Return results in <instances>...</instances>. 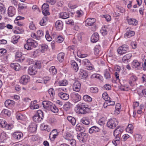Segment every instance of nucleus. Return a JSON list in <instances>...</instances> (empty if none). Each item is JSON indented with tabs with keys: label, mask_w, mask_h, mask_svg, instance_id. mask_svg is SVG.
<instances>
[{
	"label": "nucleus",
	"mask_w": 146,
	"mask_h": 146,
	"mask_svg": "<svg viewBox=\"0 0 146 146\" xmlns=\"http://www.w3.org/2000/svg\"><path fill=\"white\" fill-rule=\"evenodd\" d=\"M15 8L12 7H9L8 9V15L12 17L15 14Z\"/></svg>",
	"instance_id": "nucleus-16"
},
{
	"label": "nucleus",
	"mask_w": 146,
	"mask_h": 146,
	"mask_svg": "<svg viewBox=\"0 0 146 146\" xmlns=\"http://www.w3.org/2000/svg\"><path fill=\"white\" fill-rule=\"evenodd\" d=\"M68 81L66 80H64L59 82V85L60 86H65L67 85Z\"/></svg>",
	"instance_id": "nucleus-48"
},
{
	"label": "nucleus",
	"mask_w": 146,
	"mask_h": 146,
	"mask_svg": "<svg viewBox=\"0 0 146 146\" xmlns=\"http://www.w3.org/2000/svg\"><path fill=\"white\" fill-rule=\"evenodd\" d=\"M67 119L72 125H75L76 123V120L74 118L71 116H68L67 117Z\"/></svg>",
	"instance_id": "nucleus-32"
},
{
	"label": "nucleus",
	"mask_w": 146,
	"mask_h": 146,
	"mask_svg": "<svg viewBox=\"0 0 146 146\" xmlns=\"http://www.w3.org/2000/svg\"><path fill=\"white\" fill-rule=\"evenodd\" d=\"M127 20L128 23L129 25L136 26L137 24V21L135 19L129 18Z\"/></svg>",
	"instance_id": "nucleus-22"
},
{
	"label": "nucleus",
	"mask_w": 146,
	"mask_h": 146,
	"mask_svg": "<svg viewBox=\"0 0 146 146\" xmlns=\"http://www.w3.org/2000/svg\"><path fill=\"white\" fill-rule=\"evenodd\" d=\"M128 46L125 44H124L119 46L117 50V53L120 55H123L126 53L128 50Z\"/></svg>",
	"instance_id": "nucleus-3"
},
{
	"label": "nucleus",
	"mask_w": 146,
	"mask_h": 146,
	"mask_svg": "<svg viewBox=\"0 0 146 146\" xmlns=\"http://www.w3.org/2000/svg\"><path fill=\"white\" fill-rule=\"evenodd\" d=\"M141 63L137 60H134L132 63V67L135 70L139 69Z\"/></svg>",
	"instance_id": "nucleus-11"
},
{
	"label": "nucleus",
	"mask_w": 146,
	"mask_h": 146,
	"mask_svg": "<svg viewBox=\"0 0 146 146\" xmlns=\"http://www.w3.org/2000/svg\"><path fill=\"white\" fill-rule=\"evenodd\" d=\"M75 111L78 113L82 114V103L79 104L76 106Z\"/></svg>",
	"instance_id": "nucleus-25"
},
{
	"label": "nucleus",
	"mask_w": 146,
	"mask_h": 146,
	"mask_svg": "<svg viewBox=\"0 0 146 146\" xmlns=\"http://www.w3.org/2000/svg\"><path fill=\"white\" fill-rule=\"evenodd\" d=\"M100 130L97 127L94 126L91 127L88 130L90 133H92L94 132H98Z\"/></svg>",
	"instance_id": "nucleus-31"
},
{
	"label": "nucleus",
	"mask_w": 146,
	"mask_h": 146,
	"mask_svg": "<svg viewBox=\"0 0 146 146\" xmlns=\"http://www.w3.org/2000/svg\"><path fill=\"white\" fill-rule=\"evenodd\" d=\"M123 129L120 127H118L114 130L113 132V135L115 137H120V134L122 133Z\"/></svg>",
	"instance_id": "nucleus-8"
},
{
	"label": "nucleus",
	"mask_w": 146,
	"mask_h": 146,
	"mask_svg": "<svg viewBox=\"0 0 146 146\" xmlns=\"http://www.w3.org/2000/svg\"><path fill=\"white\" fill-rule=\"evenodd\" d=\"M71 105V104L70 102H66L64 105L63 108L66 111H67L70 109Z\"/></svg>",
	"instance_id": "nucleus-41"
},
{
	"label": "nucleus",
	"mask_w": 146,
	"mask_h": 146,
	"mask_svg": "<svg viewBox=\"0 0 146 146\" xmlns=\"http://www.w3.org/2000/svg\"><path fill=\"white\" fill-rule=\"evenodd\" d=\"M43 117V113L41 110H38L37 113L33 117V120L35 122L38 123L40 122Z\"/></svg>",
	"instance_id": "nucleus-2"
},
{
	"label": "nucleus",
	"mask_w": 146,
	"mask_h": 146,
	"mask_svg": "<svg viewBox=\"0 0 146 146\" xmlns=\"http://www.w3.org/2000/svg\"><path fill=\"white\" fill-rule=\"evenodd\" d=\"M139 103L138 102H136L133 103V108L134 110H135V113L136 112V109H137V108H139Z\"/></svg>",
	"instance_id": "nucleus-58"
},
{
	"label": "nucleus",
	"mask_w": 146,
	"mask_h": 146,
	"mask_svg": "<svg viewBox=\"0 0 146 146\" xmlns=\"http://www.w3.org/2000/svg\"><path fill=\"white\" fill-rule=\"evenodd\" d=\"M91 78L92 79L96 78L99 80L101 81H102L103 80V77L99 74H93L91 76Z\"/></svg>",
	"instance_id": "nucleus-26"
},
{
	"label": "nucleus",
	"mask_w": 146,
	"mask_h": 146,
	"mask_svg": "<svg viewBox=\"0 0 146 146\" xmlns=\"http://www.w3.org/2000/svg\"><path fill=\"white\" fill-rule=\"evenodd\" d=\"M7 135L4 132H3L1 133L0 136V139L2 140H3L7 139Z\"/></svg>",
	"instance_id": "nucleus-53"
},
{
	"label": "nucleus",
	"mask_w": 146,
	"mask_h": 146,
	"mask_svg": "<svg viewBox=\"0 0 146 146\" xmlns=\"http://www.w3.org/2000/svg\"><path fill=\"white\" fill-rule=\"evenodd\" d=\"M137 80V77L135 76H132L130 78L129 83V84L131 86H132L133 85V83L136 81Z\"/></svg>",
	"instance_id": "nucleus-36"
},
{
	"label": "nucleus",
	"mask_w": 146,
	"mask_h": 146,
	"mask_svg": "<svg viewBox=\"0 0 146 146\" xmlns=\"http://www.w3.org/2000/svg\"><path fill=\"white\" fill-rule=\"evenodd\" d=\"M71 66L76 72H77L78 70V66L77 63L74 61L72 60L71 62Z\"/></svg>",
	"instance_id": "nucleus-29"
},
{
	"label": "nucleus",
	"mask_w": 146,
	"mask_h": 146,
	"mask_svg": "<svg viewBox=\"0 0 146 146\" xmlns=\"http://www.w3.org/2000/svg\"><path fill=\"white\" fill-rule=\"evenodd\" d=\"M10 66L13 69L16 71H18L21 68L19 64L17 63H11V64Z\"/></svg>",
	"instance_id": "nucleus-23"
},
{
	"label": "nucleus",
	"mask_w": 146,
	"mask_h": 146,
	"mask_svg": "<svg viewBox=\"0 0 146 146\" xmlns=\"http://www.w3.org/2000/svg\"><path fill=\"white\" fill-rule=\"evenodd\" d=\"M50 72L53 75L56 74L57 73V71L54 66H52L49 69Z\"/></svg>",
	"instance_id": "nucleus-49"
},
{
	"label": "nucleus",
	"mask_w": 146,
	"mask_h": 146,
	"mask_svg": "<svg viewBox=\"0 0 146 146\" xmlns=\"http://www.w3.org/2000/svg\"><path fill=\"white\" fill-rule=\"evenodd\" d=\"M42 9L43 14L45 16L49 15V5L47 3H44L42 6Z\"/></svg>",
	"instance_id": "nucleus-5"
},
{
	"label": "nucleus",
	"mask_w": 146,
	"mask_h": 146,
	"mask_svg": "<svg viewBox=\"0 0 146 146\" xmlns=\"http://www.w3.org/2000/svg\"><path fill=\"white\" fill-rule=\"evenodd\" d=\"M58 96L64 100H67L69 98V95L66 93L60 92L58 94Z\"/></svg>",
	"instance_id": "nucleus-20"
},
{
	"label": "nucleus",
	"mask_w": 146,
	"mask_h": 146,
	"mask_svg": "<svg viewBox=\"0 0 146 146\" xmlns=\"http://www.w3.org/2000/svg\"><path fill=\"white\" fill-rule=\"evenodd\" d=\"M35 102L36 101H34L33 102H31L30 104V107L32 109H38L39 107V106L38 104H35Z\"/></svg>",
	"instance_id": "nucleus-40"
},
{
	"label": "nucleus",
	"mask_w": 146,
	"mask_h": 146,
	"mask_svg": "<svg viewBox=\"0 0 146 146\" xmlns=\"http://www.w3.org/2000/svg\"><path fill=\"white\" fill-rule=\"evenodd\" d=\"M60 17L62 19H65L68 18L69 15L67 13H62L60 14Z\"/></svg>",
	"instance_id": "nucleus-38"
},
{
	"label": "nucleus",
	"mask_w": 146,
	"mask_h": 146,
	"mask_svg": "<svg viewBox=\"0 0 146 146\" xmlns=\"http://www.w3.org/2000/svg\"><path fill=\"white\" fill-rule=\"evenodd\" d=\"M109 71V69L105 70L104 75L106 79L109 78L110 77Z\"/></svg>",
	"instance_id": "nucleus-43"
},
{
	"label": "nucleus",
	"mask_w": 146,
	"mask_h": 146,
	"mask_svg": "<svg viewBox=\"0 0 146 146\" xmlns=\"http://www.w3.org/2000/svg\"><path fill=\"white\" fill-rule=\"evenodd\" d=\"M48 91L51 96H54L55 94L53 88H50L49 89Z\"/></svg>",
	"instance_id": "nucleus-62"
},
{
	"label": "nucleus",
	"mask_w": 146,
	"mask_h": 146,
	"mask_svg": "<svg viewBox=\"0 0 146 146\" xmlns=\"http://www.w3.org/2000/svg\"><path fill=\"white\" fill-rule=\"evenodd\" d=\"M28 73L31 75H35L37 72V68L35 66H30L28 69Z\"/></svg>",
	"instance_id": "nucleus-9"
},
{
	"label": "nucleus",
	"mask_w": 146,
	"mask_h": 146,
	"mask_svg": "<svg viewBox=\"0 0 146 146\" xmlns=\"http://www.w3.org/2000/svg\"><path fill=\"white\" fill-rule=\"evenodd\" d=\"M2 113L4 114L5 115H7L9 116H10L11 115V112L7 109H5L3 110L2 111Z\"/></svg>",
	"instance_id": "nucleus-57"
},
{
	"label": "nucleus",
	"mask_w": 146,
	"mask_h": 146,
	"mask_svg": "<svg viewBox=\"0 0 146 146\" xmlns=\"http://www.w3.org/2000/svg\"><path fill=\"white\" fill-rule=\"evenodd\" d=\"M133 127L132 125L129 124L126 129V131L127 132L131 133L133 132Z\"/></svg>",
	"instance_id": "nucleus-33"
},
{
	"label": "nucleus",
	"mask_w": 146,
	"mask_h": 146,
	"mask_svg": "<svg viewBox=\"0 0 146 146\" xmlns=\"http://www.w3.org/2000/svg\"><path fill=\"white\" fill-rule=\"evenodd\" d=\"M27 43H29L32 45L34 46V47H36L37 46L38 44L34 40L32 39V38H29L27 40Z\"/></svg>",
	"instance_id": "nucleus-30"
},
{
	"label": "nucleus",
	"mask_w": 146,
	"mask_h": 146,
	"mask_svg": "<svg viewBox=\"0 0 146 146\" xmlns=\"http://www.w3.org/2000/svg\"><path fill=\"white\" fill-rule=\"evenodd\" d=\"M15 104V102L12 100H6L5 102V104L6 106H13Z\"/></svg>",
	"instance_id": "nucleus-27"
},
{
	"label": "nucleus",
	"mask_w": 146,
	"mask_h": 146,
	"mask_svg": "<svg viewBox=\"0 0 146 146\" xmlns=\"http://www.w3.org/2000/svg\"><path fill=\"white\" fill-rule=\"evenodd\" d=\"M49 110L54 113H57L58 111V108L53 104L49 109Z\"/></svg>",
	"instance_id": "nucleus-37"
},
{
	"label": "nucleus",
	"mask_w": 146,
	"mask_h": 146,
	"mask_svg": "<svg viewBox=\"0 0 146 146\" xmlns=\"http://www.w3.org/2000/svg\"><path fill=\"white\" fill-rule=\"evenodd\" d=\"M63 23L61 21L58 20L55 23V27L58 30H62L63 29Z\"/></svg>",
	"instance_id": "nucleus-13"
},
{
	"label": "nucleus",
	"mask_w": 146,
	"mask_h": 146,
	"mask_svg": "<svg viewBox=\"0 0 146 146\" xmlns=\"http://www.w3.org/2000/svg\"><path fill=\"white\" fill-rule=\"evenodd\" d=\"M42 49L41 51L42 52H44L48 48V46L47 45L45 44H42L41 45Z\"/></svg>",
	"instance_id": "nucleus-55"
},
{
	"label": "nucleus",
	"mask_w": 146,
	"mask_h": 146,
	"mask_svg": "<svg viewBox=\"0 0 146 146\" xmlns=\"http://www.w3.org/2000/svg\"><path fill=\"white\" fill-rule=\"evenodd\" d=\"M99 39L98 34L96 33H94L92 36L91 38V41L93 43L97 42Z\"/></svg>",
	"instance_id": "nucleus-17"
},
{
	"label": "nucleus",
	"mask_w": 146,
	"mask_h": 146,
	"mask_svg": "<svg viewBox=\"0 0 146 146\" xmlns=\"http://www.w3.org/2000/svg\"><path fill=\"white\" fill-rule=\"evenodd\" d=\"M88 73L86 70H83V80L84 82H86L88 81Z\"/></svg>",
	"instance_id": "nucleus-34"
},
{
	"label": "nucleus",
	"mask_w": 146,
	"mask_h": 146,
	"mask_svg": "<svg viewBox=\"0 0 146 146\" xmlns=\"http://www.w3.org/2000/svg\"><path fill=\"white\" fill-rule=\"evenodd\" d=\"M30 77L27 75L23 76L20 80V83L23 84H26L27 83L29 80Z\"/></svg>",
	"instance_id": "nucleus-7"
},
{
	"label": "nucleus",
	"mask_w": 146,
	"mask_h": 146,
	"mask_svg": "<svg viewBox=\"0 0 146 146\" xmlns=\"http://www.w3.org/2000/svg\"><path fill=\"white\" fill-rule=\"evenodd\" d=\"M81 87V84L78 82H75L73 85V88L74 91L78 92L79 91Z\"/></svg>",
	"instance_id": "nucleus-15"
},
{
	"label": "nucleus",
	"mask_w": 146,
	"mask_h": 146,
	"mask_svg": "<svg viewBox=\"0 0 146 146\" xmlns=\"http://www.w3.org/2000/svg\"><path fill=\"white\" fill-rule=\"evenodd\" d=\"M17 119L23 120L25 118V116L21 114H18L16 116Z\"/></svg>",
	"instance_id": "nucleus-59"
},
{
	"label": "nucleus",
	"mask_w": 146,
	"mask_h": 146,
	"mask_svg": "<svg viewBox=\"0 0 146 146\" xmlns=\"http://www.w3.org/2000/svg\"><path fill=\"white\" fill-rule=\"evenodd\" d=\"M64 137L65 139L69 141L70 140L73 138L72 135L69 133H67L66 135L64 136Z\"/></svg>",
	"instance_id": "nucleus-44"
},
{
	"label": "nucleus",
	"mask_w": 146,
	"mask_h": 146,
	"mask_svg": "<svg viewBox=\"0 0 146 146\" xmlns=\"http://www.w3.org/2000/svg\"><path fill=\"white\" fill-rule=\"evenodd\" d=\"M42 104L44 108L49 110L52 103L49 101H44L42 102Z\"/></svg>",
	"instance_id": "nucleus-19"
},
{
	"label": "nucleus",
	"mask_w": 146,
	"mask_h": 146,
	"mask_svg": "<svg viewBox=\"0 0 146 146\" xmlns=\"http://www.w3.org/2000/svg\"><path fill=\"white\" fill-rule=\"evenodd\" d=\"M47 21V19L46 17H44L41 20L40 22V24L41 26H44L46 24V23Z\"/></svg>",
	"instance_id": "nucleus-54"
},
{
	"label": "nucleus",
	"mask_w": 146,
	"mask_h": 146,
	"mask_svg": "<svg viewBox=\"0 0 146 146\" xmlns=\"http://www.w3.org/2000/svg\"><path fill=\"white\" fill-rule=\"evenodd\" d=\"M132 56V54L131 53L126 54L123 57V62L124 63L128 62L129 59L131 58Z\"/></svg>",
	"instance_id": "nucleus-24"
},
{
	"label": "nucleus",
	"mask_w": 146,
	"mask_h": 146,
	"mask_svg": "<svg viewBox=\"0 0 146 146\" xmlns=\"http://www.w3.org/2000/svg\"><path fill=\"white\" fill-rule=\"evenodd\" d=\"M96 22V20L94 18H88L85 21V25L86 26H92Z\"/></svg>",
	"instance_id": "nucleus-12"
},
{
	"label": "nucleus",
	"mask_w": 146,
	"mask_h": 146,
	"mask_svg": "<svg viewBox=\"0 0 146 146\" xmlns=\"http://www.w3.org/2000/svg\"><path fill=\"white\" fill-rule=\"evenodd\" d=\"M13 127V125L12 124H8L7 123L5 125L4 127L7 130H11Z\"/></svg>",
	"instance_id": "nucleus-60"
},
{
	"label": "nucleus",
	"mask_w": 146,
	"mask_h": 146,
	"mask_svg": "<svg viewBox=\"0 0 146 146\" xmlns=\"http://www.w3.org/2000/svg\"><path fill=\"white\" fill-rule=\"evenodd\" d=\"M103 98L106 101H107L108 100H110V98L108 97V96L107 93H104L102 94Z\"/></svg>",
	"instance_id": "nucleus-56"
},
{
	"label": "nucleus",
	"mask_w": 146,
	"mask_h": 146,
	"mask_svg": "<svg viewBox=\"0 0 146 146\" xmlns=\"http://www.w3.org/2000/svg\"><path fill=\"white\" fill-rule=\"evenodd\" d=\"M58 135V133L56 129H54L52 130L50 133L49 137L51 141H53Z\"/></svg>",
	"instance_id": "nucleus-10"
},
{
	"label": "nucleus",
	"mask_w": 146,
	"mask_h": 146,
	"mask_svg": "<svg viewBox=\"0 0 146 146\" xmlns=\"http://www.w3.org/2000/svg\"><path fill=\"white\" fill-rule=\"evenodd\" d=\"M70 96L72 100L75 102H78L80 101L81 98L80 96L78 93L75 92L72 93L70 95Z\"/></svg>",
	"instance_id": "nucleus-6"
},
{
	"label": "nucleus",
	"mask_w": 146,
	"mask_h": 146,
	"mask_svg": "<svg viewBox=\"0 0 146 146\" xmlns=\"http://www.w3.org/2000/svg\"><path fill=\"white\" fill-rule=\"evenodd\" d=\"M118 124V121L115 118L109 119L107 122V126L109 128L113 129Z\"/></svg>",
	"instance_id": "nucleus-1"
},
{
	"label": "nucleus",
	"mask_w": 146,
	"mask_h": 146,
	"mask_svg": "<svg viewBox=\"0 0 146 146\" xmlns=\"http://www.w3.org/2000/svg\"><path fill=\"white\" fill-rule=\"evenodd\" d=\"M120 139V137H115V138L112 141L113 143L115 146H116L119 143Z\"/></svg>",
	"instance_id": "nucleus-45"
},
{
	"label": "nucleus",
	"mask_w": 146,
	"mask_h": 146,
	"mask_svg": "<svg viewBox=\"0 0 146 146\" xmlns=\"http://www.w3.org/2000/svg\"><path fill=\"white\" fill-rule=\"evenodd\" d=\"M43 35V32L41 30H39L37 32V36L38 37V40H39L40 38Z\"/></svg>",
	"instance_id": "nucleus-51"
},
{
	"label": "nucleus",
	"mask_w": 146,
	"mask_h": 146,
	"mask_svg": "<svg viewBox=\"0 0 146 146\" xmlns=\"http://www.w3.org/2000/svg\"><path fill=\"white\" fill-rule=\"evenodd\" d=\"M121 108V106L120 104H117L115 105V113L117 114L119 113L120 112V110Z\"/></svg>",
	"instance_id": "nucleus-39"
},
{
	"label": "nucleus",
	"mask_w": 146,
	"mask_h": 146,
	"mask_svg": "<svg viewBox=\"0 0 146 146\" xmlns=\"http://www.w3.org/2000/svg\"><path fill=\"white\" fill-rule=\"evenodd\" d=\"M24 47L25 49L28 50H30L32 49L34 47V46H33L31 44H29V43H27L24 45Z\"/></svg>",
	"instance_id": "nucleus-46"
},
{
	"label": "nucleus",
	"mask_w": 146,
	"mask_h": 146,
	"mask_svg": "<svg viewBox=\"0 0 146 146\" xmlns=\"http://www.w3.org/2000/svg\"><path fill=\"white\" fill-rule=\"evenodd\" d=\"M135 140L137 141H141L142 139L141 136L139 134H136L135 135Z\"/></svg>",
	"instance_id": "nucleus-63"
},
{
	"label": "nucleus",
	"mask_w": 146,
	"mask_h": 146,
	"mask_svg": "<svg viewBox=\"0 0 146 146\" xmlns=\"http://www.w3.org/2000/svg\"><path fill=\"white\" fill-rule=\"evenodd\" d=\"M5 11V8L4 5L0 3V12L1 13H4Z\"/></svg>",
	"instance_id": "nucleus-50"
},
{
	"label": "nucleus",
	"mask_w": 146,
	"mask_h": 146,
	"mask_svg": "<svg viewBox=\"0 0 146 146\" xmlns=\"http://www.w3.org/2000/svg\"><path fill=\"white\" fill-rule=\"evenodd\" d=\"M126 30L127 32L124 36L125 38H129L135 35V32L130 30L129 28H127Z\"/></svg>",
	"instance_id": "nucleus-18"
},
{
	"label": "nucleus",
	"mask_w": 146,
	"mask_h": 146,
	"mask_svg": "<svg viewBox=\"0 0 146 146\" xmlns=\"http://www.w3.org/2000/svg\"><path fill=\"white\" fill-rule=\"evenodd\" d=\"M90 111L88 106L87 105H84L83 106V114H86Z\"/></svg>",
	"instance_id": "nucleus-35"
},
{
	"label": "nucleus",
	"mask_w": 146,
	"mask_h": 146,
	"mask_svg": "<svg viewBox=\"0 0 146 146\" xmlns=\"http://www.w3.org/2000/svg\"><path fill=\"white\" fill-rule=\"evenodd\" d=\"M84 100L86 102H91L92 100V98L88 95H86L84 96L83 97Z\"/></svg>",
	"instance_id": "nucleus-47"
},
{
	"label": "nucleus",
	"mask_w": 146,
	"mask_h": 146,
	"mask_svg": "<svg viewBox=\"0 0 146 146\" xmlns=\"http://www.w3.org/2000/svg\"><path fill=\"white\" fill-rule=\"evenodd\" d=\"M107 102V104L109 106H114L115 104V102L112 100L110 98V100H108L106 101Z\"/></svg>",
	"instance_id": "nucleus-61"
},
{
	"label": "nucleus",
	"mask_w": 146,
	"mask_h": 146,
	"mask_svg": "<svg viewBox=\"0 0 146 146\" xmlns=\"http://www.w3.org/2000/svg\"><path fill=\"white\" fill-rule=\"evenodd\" d=\"M65 54L63 52L59 53L57 56V59L58 61L60 62H62L64 60Z\"/></svg>",
	"instance_id": "nucleus-28"
},
{
	"label": "nucleus",
	"mask_w": 146,
	"mask_h": 146,
	"mask_svg": "<svg viewBox=\"0 0 146 146\" xmlns=\"http://www.w3.org/2000/svg\"><path fill=\"white\" fill-rule=\"evenodd\" d=\"M22 133L20 132H15L13 134V136L15 139L19 140L23 136Z\"/></svg>",
	"instance_id": "nucleus-21"
},
{
	"label": "nucleus",
	"mask_w": 146,
	"mask_h": 146,
	"mask_svg": "<svg viewBox=\"0 0 146 146\" xmlns=\"http://www.w3.org/2000/svg\"><path fill=\"white\" fill-rule=\"evenodd\" d=\"M22 56V53L20 52H17L15 56L16 58H20L19 59V60L23 61L24 59V58H22V57H21V58H20V57Z\"/></svg>",
	"instance_id": "nucleus-52"
},
{
	"label": "nucleus",
	"mask_w": 146,
	"mask_h": 146,
	"mask_svg": "<svg viewBox=\"0 0 146 146\" xmlns=\"http://www.w3.org/2000/svg\"><path fill=\"white\" fill-rule=\"evenodd\" d=\"M100 46V45H96L94 49V53L95 55H97L99 53Z\"/></svg>",
	"instance_id": "nucleus-42"
},
{
	"label": "nucleus",
	"mask_w": 146,
	"mask_h": 146,
	"mask_svg": "<svg viewBox=\"0 0 146 146\" xmlns=\"http://www.w3.org/2000/svg\"><path fill=\"white\" fill-rule=\"evenodd\" d=\"M100 32L103 35H105L107 33V29L105 27H103L101 30Z\"/></svg>",
	"instance_id": "nucleus-64"
},
{
	"label": "nucleus",
	"mask_w": 146,
	"mask_h": 146,
	"mask_svg": "<svg viewBox=\"0 0 146 146\" xmlns=\"http://www.w3.org/2000/svg\"><path fill=\"white\" fill-rule=\"evenodd\" d=\"M83 65H84V67L87 70H91L94 69L93 65L87 59H84L83 60Z\"/></svg>",
	"instance_id": "nucleus-4"
},
{
	"label": "nucleus",
	"mask_w": 146,
	"mask_h": 146,
	"mask_svg": "<svg viewBox=\"0 0 146 146\" xmlns=\"http://www.w3.org/2000/svg\"><path fill=\"white\" fill-rule=\"evenodd\" d=\"M37 125L36 123H32L30 124L28 127V130L31 132H35L37 129Z\"/></svg>",
	"instance_id": "nucleus-14"
}]
</instances>
